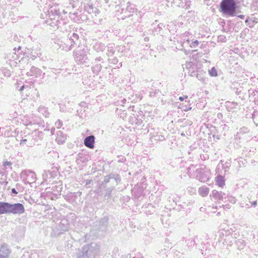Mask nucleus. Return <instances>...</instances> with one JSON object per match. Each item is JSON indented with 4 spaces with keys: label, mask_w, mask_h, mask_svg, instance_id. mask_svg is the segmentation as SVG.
Instances as JSON below:
<instances>
[{
    "label": "nucleus",
    "mask_w": 258,
    "mask_h": 258,
    "mask_svg": "<svg viewBox=\"0 0 258 258\" xmlns=\"http://www.w3.org/2000/svg\"><path fill=\"white\" fill-rule=\"evenodd\" d=\"M219 11L227 16H244L241 13L239 3L235 0H222L219 4Z\"/></svg>",
    "instance_id": "1"
},
{
    "label": "nucleus",
    "mask_w": 258,
    "mask_h": 258,
    "mask_svg": "<svg viewBox=\"0 0 258 258\" xmlns=\"http://www.w3.org/2000/svg\"><path fill=\"white\" fill-rule=\"evenodd\" d=\"M100 252V246L96 243H91L90 244L83 247L84 258H93L98 255Z\"/></svg>",
    "instance_id": "2"
},
{
    "label": "nucleus",
    "mask_w": 258,
    "mask_h": 258,
    "mask_svg": "<svg viewBox=\"0 0 258 258\" xmlns=\"http://www.w3.org/2000/svg\"><path fill=\"white\" fill-rule=\"evenodd\" d=\"M21 178L25 184H30L36 180L35 173L30 170H25L21 173Z\"/></svg>",
    "instance_id": "3"
},
{
    "label": "nucleus",
    "mask_w": 258,
    "mask_h": 258,
    "mask_svg": "<svg viewBox=\"0 0 258 258\" xmlns=\"http://www.w3.org/2000/svg\"><path fill=\"white\" fill-rule=\"evenodd\" d=\"M25 211L24 206L21 203L11 204L9 203L8 214H19L23 213Z\"/></svg>",
    "instance_id": "4"
},
{
    "label": "nucleus",
    "mask_w": 258,
    "mask_h": 258,
    "mask_svg": "<svg viewBox=\"0 0 258 258\" xmlns=\"http://www.w3.org/2000/svg\"><path fill=\"white\" fill-rule=\"evenodd\" d=\"M74 54L75 55L76 61L79 62L81 63H83L86 62L87 60L88 59L87 54L86 53V52L84 49L79 51H75Z\"/></svg>",
    "instance_id": "5"
},
{
    "label": "nucleus",
    "mask_w": 258,
    "mask_h": 258,
    "mask_svg": "<svg viewBox=\"0 0 258 258\" xmlns=\"http://www.w3.org/2000/svg\"><path fill=\"white\" fill-rule=\"evenodd\" d=\"M11 250L6 244H3L0 248V258H9Z\"/></svg>",
    "instance_id": "6"
},
{
    "label": "nucleus",
    "mask_w": 258,
    "mask_h": 258,
    "mask_svg": "<svg viewBox=\"0 0 258 258\" xmlns=\"http://www.w3.org/2000/svg\"><path fill=\"white\" fill-rule=\"evenodd\" d=\"M94 140L95 137L94 136L87 137L84 141V145L89 148H93L94 147Z\"/></svg>",
    "instance_id": "7"
},
{
    "label": "nucleus",
    "mask_w": 258,
    "mask_h": 258,
    "mask_svg": "<svg viewBox=\"0 0 258 258\" xmlns=\"http://www.w3.org/2000/svg\"><path fill=\"white\" fill-rule=\"evenodd\" d=\"M46 23L52 27L53 29H57L58 28L60 22L58 20L56 19L54 17L53 19H49V20H46Z\"/></svg>",
    "instance_id": "8"
},
{
    "label": "nucleus",
    "mask_w": 258,
    "mask_h": 258,
    "mask_svg": "<svg viewBox=\"0 0 258 258\" xmlns=\"http://www.w3.org/2000/svg\"><path fill=\"white\" fill-rule=\"evenodd\" d=\"M9 203L0 202V215L8 214Z\"/></svg>",
    "instance_id": "9"
},
{
    "label": "nucleus",
    "mask_w": 258,
    "mask_h": 258,
    "mask_svg": "<svg viewBox=\"0 0 258 258\" xmlns=\"http://www.w3.org/2000/svg\"><path fill=\"white\" fill-rule=\"evenodd\" d=\"M245 22L249 27H253L255 24L258 23V19L256 17H248L245 20Z\"/></svg>",
    "instance_id": "10"
},
{
    "label": "nucleus",
    "mask_w": 258,
    "mask_h": 258,
    "mask_svg": "<svg viewBox=\"0 0 258 258\" xmlns=\"http://www.w3.org/2000/svg\"><path fill=\"white\" fill-rule=\"evenodd\" d=\"M225 195V194L224 193L219 192L216 190H213L210 196L213 197L216 200H222L223 199V196Z\"/></svg>",
    "instance_id": "11"
},
{
    "label": "nucleus",
    "mask_w": 258,
    "mask_h": 258,
    "mask_svg": "<svg viewBox=\"0 0 258 258\" xmlns=\"http://www.w3.org/2000/svg\"><path fill=\"white\" fill-rule=\"evenodd\" d=\"M224 241L228 245H231L233 242H235L236 241L235 237H234L232 234H226Z\"/></svg>",
    "instance_id": "12"
},
{
    "label": "nucleus",
    "mask_w": 258,
    "mask_h": 258,
    "mask_svg": "<svg viewBox=\"0 0 258 258\" xmlns=\"http://www.w3.org/2000/svg\"><path fill=\"white\" fill-rule=\"evenodd\" d=\"M198 192L203 197H207L209 192V188L206 186H201L199 188Z\"/></svg>",
    "instance_id": "13"
},
{
    "label": "nucleus",
    "mask_w": 258,
    "mask_h": 258,
    "mask_svg": "<svg viewBox=\"0 0 258 258\" xmlns=\"http://www.w3.org/2000/svg\"><path fill=\"white\" fill-rule=\"evenodd\" d=\"M108 219L107 217H104L99 222V225L100 226V228L102 230L106 229L108 224Z\"/></svg>",
    "instance_id": "14"
},
{
    "label": "nucleus",
    "mask_w": 258,
    "mask_h": 258,
    "mask_svg": "<svg viewBox=\"0 0 258 258\" xmlns=\"http://www.w3.org/2000/svg\"><path fill=\"white\" fill-rule=\"evenodd\" d=\"M85 10L88 12L89 14H95V16H96V12L98 11L96 8L93 7L92 5L86 6Z\"/></svg>",
    "instance_id": "15"
},
{
    "label": "nucleus",
    "mask_w": 258,
    "mask_h": 258,
    "mask_svg": "<svg viewBox=\"0 0 258 258\" xmlns=\"http://www.w3.org/2000/svg\"><path fill=\"white\" fill-rule=\"evenodd\" d=\"M66 139V138L65 136H64L61 132L59 131L57 133L56 141L58 142V144H62L63 142L65 141Z\"/></svg>",
    "instance_id": "16"
},
{
    "label": "nucleus",
    "mask_w": 258,
    "mask_h": 258,
    "mask_svg": "<svg viewBox=\"0 0 258 258\" xmlns=\"http://www.w3.org/2000/svg\"><path fill=\"white\" fill-rule=\"evenodd\" d=\"M216 183L220 187L224 185V180L223 177L221 175H218L216 178Z\"/></svg>",
    "instance_id": "17"
},
{
    "label": "nucleus",
    "mask_w": 258,
    "mask_h": 258,
    "mask_svg": "<svg viewBox=\"0 0 258 258\" xmlns=\"http://www.w3.org/2000/svg\"><path fill=\"white\" fill-rule=\"evenodd\" d=\"M79 38V36L77 34L75 33H73L72 34L70 37V40L72 41L74 43H75V41L77 40Z\"/></svg>",
    "instance_id": "18"
},
{
    "label": "nucleus",
    "mask_w": 258,
    "mask_h": 258,
    "mask_svg": "<svg viewBox=\"0 0 258 258\" xmlns=\"http://www.w3.org/2000/svg\"><path fill=\"white\" fill-rule=\"evenodd\" d=\"M236 244L239 249H242L244 246V242L242 240H238L235 241Z\"/></svg>",
    "instance_id": "19"
},
{
    "label": "nucleus",
    "mask_w": 258,
    "mask_h": 258,
    "mask_svg": "<svg viewBox=\"0 0 258 258\" xmlns=\"http://www.w3.org/2000/svg\"><path fill=\"white\" fill-rule=\"evenodd\" d=\"M209 73L210 76L215 77L217 76L216 70L214 68H212L209 71Z\"/></svg>",
    "instance_id": "20"
},
{
    "label": "nucleus",
    "mask_w": 258,
    "mask_h": 258,
    "mask_svg": "<svg viewBox=\"0 0 258 258\" xmlns=\"http://www.w3.org/2000/svg\"><path fill=\"white\" fill-rule=\"evenodd\" d=\"M111 178H113V175H109L107 176H105L103 182L104 183H107L109 182V180Z\"/></svg>",
    "instance_id": "21"
},
{
    "label": "nucleus",
    "mask_w": 258,
    "mask_h": 258,
    "mask_svg": "<svg viewBox=\"0 0 258 258\" xmlns=\"http://www.w3.org/2000/svg\"><path fill=\"white\" fill-rule=\"evenodd\" d=\"M31 72H36V73L38 75H40L41 73V71L40 69L37 68H35V67H32L31 69Z\"/></svg>",
    "instance_id": "22"
},
{
    "label": "nucleus",
    "mask_w": 258,
    "mask_h": 258,
    "mask_svg": "<svg viewBox=\"0 0 258 258\" xmlns=\"http://www.w3.org/2000/svg\"><path fill=\"white\" fill-rule=\"evenodd\" d=\"M62 125V123L60 120L58 119L55 123V126L57 128H59Z\"/></svg>",
    "instance_id": "23"
},
{
    "label": "nucleus",
    "mask_w": 258,
    "mask_h": 258,
    "mask_svg": "<svg viewBox=\"0 0 258 258\" xmlns=\"http://www.w3.org/2000/svg\"><path fill=\"white\" fill-rule=\"evenodd\" d=\"M218 40L222 42H225L226 40V36L224 35H220L218 37Z\"/></svg>",
    "instance_id": "24"
},
{
    "label": "nucleus",
    "mask_w": 258,
    "mask_h": 258,
    "mask_svg": "<svg viewBox=\"0 0 258 258\" xmlns=\"http://www.w3.org/2000/svg\"><path fill=\"white\" fill-rule=\"evenodd\" d=\"M199 44V41L198 40H195V41H194L190 45V47H196Z\"/></svg>",
    "instance_id": "25"
},
{
    "label": "nucleus",
    "mask_w": 258,
    "mask_h": 258,
    "mask_svg": "<svg viewBox=\"0 0 258 258\" xmlns=\"http://www.w3.org/2000/svg\"><path fill=\"white\" fill-rule=\"evenodd\" d=\"M113 178H114L116 183L120 182V178L118 175H116L115 177L113 176Z\"/></svg>",
    "instance_id": "26"
},
{
    "label": "nucleus",
    "mask_w": 258,
    "mask_h": 258,
    "mask_svg": "<svg viewBox=\"0 0 258 258\" xmlns=\"http://www.w3.org/2000/svg\"><path fill=\"white\" fill-rule=\"evenodd\" d=\"M165 139L164 138V137L163 136H162V135H160V136H156V140H161V141H163Z\"/></svg>",
    "instance_id": "27"
},
{
    "label": "nucleus",
    "mask_w": 258,
    "mask_h": 258,
    "mask_svg": "<svg viewBox=\"0 0 258 258\" xmlns=\"http://www.w3.org/2000/svg\"><path fill=\"white\" fill-rule=\"evenodd\" d=\"M113 189V188H108V189L107 190L105 196H109L111 194V192Z\"/></svg>",
    "instance_id": "28"
},
{
    "label": "nucleus",
    "mask_w": 258,
    "mask_h": 258,
    "mask_svg": "<svg viewBox=\"0 0 258 258\" xmlns=\"http://www.w3.org/2000/svg\"><path fill=\"white\" fill-rule=\"evenodd\" d=\"M12 164V163L10 162H8V161H6V162H5L4 163V164L3 165L4 166H10Z\"/></svg>",
    "instance_id": "29"
},
{
    "label": "nucleus",
    "mask_w": 258,
    "mask_h": 258,
    "mask_svg": "<svg viewBox=\"0 0 258 258\" xmlns=\"http://www.w3.org/2000/svg\"><path fill=\"white\" fill-rule=\"evenodd\" d=\"M187 98V96H181L179 98V100H180V101H183L184 99H186Z\"/></svg>",
    "instance_id": "30"
},
{
    "label": "nucleus",
    "mask_w": 258,
    "mask_h": 258,
    "mask_svg": "<svg viewBox=\"0 0 258 258\" xmlns=\"http://www.w3.org/2000/svg\"><path fill=\"white\" fill-rule=\"evenodd\" d=\"M97 70V71H100L101 69V66L100 64H97L95 67Z\"/></svg>",
    "instance_id": "31"
},
{
    "label": "nucleus",
    "mask_w": 258,
    "mask_h": 258,
    "mask_svg": "<svg viewBox=\"0 0 258 258\" xmlns=\"http://www.w3.org/2000/svg\"><path fill=\"white\" fill-rule=\"evenodd\" d=\"M219 23L220 24L222 25V26H223V25L224 24V22L223 21V20L221 18L219 19Z\"/></svg>",
    "instance_id": "32"
},
{
    "label": "nucleus",
    "mask_w": 258,
    "mask_h": 258,
    "mask_svg": "<svg viewBox=\"0 0 258 258\" xmlns=\"http://www.w3.org/2000/svg\"><path fill=\"white\" fill-rule=\"evenodd\" d=\"M12 192L13 194H15V195H16V194H18L17 191H16V190L15 189V188H12Z\"/></svg>",
    "instance_id": "33"
},
{
    "label": "nucleus",
    "mask_w": 258,
    "mask_h": 258,
    "mask_svg": "<svg viewBox=\"0 0 258 258\" xmlns=\"http://www.w3.org/2000/svg\"><path fill=\"white\" fill-rule=\"evenodd\" d=\"M26 142H27V140L26 139H22V140H21L20 144H22L25 143Z\"/></svg>",
    "instance_id": "34"
},
{
    "label": "nucleus",
    "mask_w": 258,
    "mask_h": 258,
    "mask_svg": "<svg viewBox=\"0 0 258 258\" xmlns=\"http://www.w3.org/2000/svg\"><path fill=\"white\" fill-rule=\"evenodd\" d=\"M217 116L219 118H220L223 116V114L221 113H219L218 114Z\"/></svg>",
    "instance_id": "35"
},
{
    "label": "nucleus",
    "mask_w": 258,
    "mask_h": 258,
    "mask_svg": "<svg viewBox=\"0 0 258 258\" xmlns=\"http://www.w3.org/2000/svg\"><path fill=\"white\" fill-rule=\"evenodd\" d=\"M54 131H55V128H51V132L52 135H53L54 134Z\"/></svg>",
    "instance_id": "36"
},
{
    "label": "nucleus",
    "mask_w": 258,
    "mask_h": 258,
    "mask_svg": "<svg viewBox=\"0 0 258 258\" xmlns=\"http://www.w3.org/2000/svg\"><path fill=\"white\" fill-rule=\"evenodd\" d=\"M24 86H22L20 88V91L21 92H22V91L24 90Z\"/></svg>",
    "instance_id": "37"
},
{
    "label": "nucleus",
    "mask_w": 258,
    "mask_h": 258,
    "mask_svg": "<svg viewBox=\"0 0 258 258\" xmlns=\"http://www.w3.org/2000/svg\"><path fill=\"white\" fill-rule=\"evenodd\" d=\"M256 204H257V202H256V201H254V202L253 203V204H252V205H253V206H255L256 205Z\"/></svg>",
    "instance_id": "38"
},
{
    "label": "nucleus",
    "mask_w": 258,
    "mask_h": 258,
    "mask_svg": "<svg viewBox=\"0 0 258 258\" xmlns=\"http://www.w3.org/2000/svg\"><path fill=\"white\" fill-rule=\"evenodd\" d=\"M13 51H14V53H16V48H14Z\"/></svg>",
    "instance_id": "39"
},
{
    "label": "nucleus",
    "mask_w": 258,
    "mask_h": 258,
    "mask_svg": "<svg viewBox=\"0 0 258 258\" xmlns=\"http://www.w3.org/2000/svg\"><path fill=\"white\" fill-rule=\"evenodd\" d=\"M90 183V180H88V181H87V184H88V183Z\"/></svg>",
    "instance_id": "40"
},
{
    "label": "nucleus",
    "mask_w": 258,
    "mask_h": 258,
    "mask_svg": "<svg viewBox=\"0 0 258 258\" xmlns=\"http://www.w3.org/2000/svg\"><path fill=\"white\" fill-rule=\"evenodd\" d=\"M20 49H21V47H20V46H19V47H18V50H20Z\"/></svg>",
    "instance_id": "41"
},
{
    "label": "nucleus",
    "mask_w": 258,
    "mask_h": 258,
    "mask_svg": "<svg viewBox=\"0 0 258 258\" xmlns=\"http://www.w3.org/2000/svg\"><path fill=\"white\" fill-rule=\"evenodd\" d=\"M105 1L106 3H108V0H104Z\"/></svg>",
    "instance_id": "42"
},
{
    "label": "nucleus",
    "mask_w": 258,
    "mask_h": 258,
    "mask_svg": "<svg viewBox=\"0 0 258 258\" xmlns=\"http://www.w3.org/2000/svg\"><path fill=\"white\" fill-rule=\"evenodd\" d=\"M240 18H241V19H243L244 17H241Z\"/></svg>",
    "instance_id": "43"
},
{
    "label": "nucleus",
    "mask_w": 258,
    "mask_h": 258,
    "mask_svg": "<svg viewBox=\"0 0 258 258\" xmlns=\"http://www.w3.org/2000/svg\"><path fill=\"white\" fill-rule=\"evenodd\" d=\"M187 42H189V40L187 39Z\"/></svg>",
    "instance_id": "44"
}]
</instances>
